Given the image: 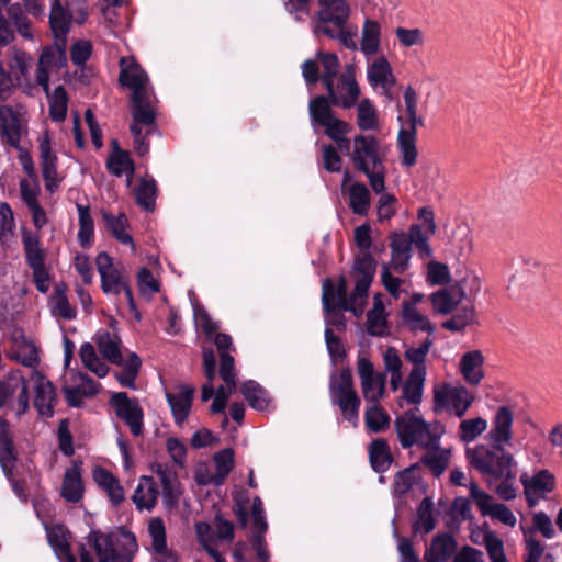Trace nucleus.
<instances>
[{"label": "nucleus", "mask_w": 562, "mask_h": 562, "mask_svg": "<svg viewBox=\"0 0 562 562\" xmlns=\"http://www.w3.org/2000/svg\"><path fill=\"white\" fill-rule=\"evenodd\" d=\"M80 380L82 384L76 387L64 386L63 391L65 394L66 402L71 407H78L81 405L83 397L94 396L99 392V384L94 382L92 378L87 374L80 373Z\"/></svg>", "instance_id": "e433bc0d"}, {"label": "nucleus", "mask_w": 562, "mask_h": 562, "mask_svg": "<svg viewBox=\"0 0 562 562\" xmlns=\"http://www.w3.org/2000/svg\"><path fill=\"white\" fill-rule=\"evenodd\" d=\"M40 153L42 176L45 182V188L48 192L54 193L58 190L63 178L57 171V156L52 150L50 140L47 134H45L40 140Z\"/></svg>", "instance_id": "6ab92c4d"}, {"label": "nucleus", "mask_w": 562, "mask_h": 562, "mask_svg": "<svg viewBox=\"0 0 562 562\" xmlns=\"http://www.w3.org/2000/svg\"><path fill=\"white\" fill-rule=\"evenodd\" d=\"M432 344L434 340L427 337L418 347H408L405 350V358L414 364V368H426L425 359Z\"/></svg>", "instance_id": "338daca9"}, {"label": "nucleus", "mask_w": 562, "mask_h": 562, "mask_svg": "<svg viewBox=\"0 0 562 562\" xmlns=\"http://www.w3.org/2000/svg\"><path fill=\"white\" fill-rule=\"evenodd\" d=\"M112 145L115 150L109 156L106 161L108 170L116 177H121L123 173L126 175L127 186L132 183V179L135 172V165L130 154L119 148L117 142L112 140Z\"/></svg>", "instance_id": "c756f323"}, {"label": "nucleus", "mask_w": 562, "mask_h": 562, "mask_svg": "<svg viewBox=\"0 0 562 562\" xmlns=\"http://www.w3.org/2000/svg\"><path fill=\"white\" fill-rule=\"evenodd\" d=\"M426 379V368H413L403 386V397L411 404H419Z\"/></svg>", "instance_id": "c03bdc74"}, {"label": "nucleus", "mask_w": 562, "mask_h": 562, "mask_svg": "<svg viewBox=\"0 0 562 562\" xmlns=\"http://www.w3.org/2000/svg\"><path fill=\"white\" fill-rule=\"evenodd\" d=\"M40 192L38 178L22 179L20 181L21 199L27 207L38 203Z\"/></svg>", "instance_id": "69168bd1"}, {"label": "nucleus", "mask_w": 562, "mask_h": 562, "mask_svg": "<svg viewBox=\"0 0 562 562\" xmlns=\"http://www.w3.org/2000/svg\"><path fill=\"white\" fill-rule=\"evenodd\" d=\"M87 541L92 546L97 557H124L117 552L114 546L113 536L103 533L100 530H91L87 536Z\"/></svg>", "instance_id": "49530a36"}, {"label": "nucleus", "mask_w": 562, "mask_h": 562, "mask_svg": "<svg viewBox=\"0 0 562 562\" xmlns=\"http://www.w3.org/2000/svg\"><path fill=\"white\" fill-rule=\"evenodd\" d=\"M484 357L480 350L465 352L460 360V371L471 385H477L484 378Z\"/></svg>", "instance_id": "7c9ffc66"}, {"label": "nucleus", "mask_w": 562, "mask_h": 562, "mask_svg": "<svg viewBox=\"0 0 562 562\" xmlns=\"http://www.w3.org/2000/svg\"><path fill=\"white\" fill-rule=\"evenodd\" d=\"M380 42L381 25L376 21L366 19L360 43L361 52L367 56L376 54L380 48Z\"/></svg>", "instance_id": "a18cd8bd"}, {"label": "nucleus", "mask_w": 562, "mask_h": 562, "mask_svg": "<svg viewBox=\"0 0 562 562\" xmlns=\"http://www.w3.org/2000/svg\"><path fill=\"white\" fill-rule=\"evenodd\" d=\"M475 310L473 306L462 307L450 319L442 323V327L450 331H461L468 325L475 322Z\"/></svg>", "instance_id": "052dcab7"}, {"label": "nucleus", "mask_w": 562, "mask_h": 562, "mask_svg": "<svg viewBox=\"0 0 562 562\" xmlns=\"http://www.w3.org/2000/svg\"><path fill=\"white\" fill-rule=\"evenodd\" d=\"M321 10L317 12L318 22L314 26L316 35L337 38L349 49H357L355 34L345 29L350 15V8L345 0H317Z\"/></svg>", "instance_id": "39448f33"}, {"label": "nucleus", "mask_w": 562, "mask_h": 562, "mask_svg": "<svg viewBox=\"0 0 562 562\" xmlns=\"http://www.w3.org/2000/svg\"><path fill=\"white\" fill-rule=\"evenodd\" d=\"M487 428V422L482 417L464 419L459 426L460 439L468 443L476 439Z\"/></svg>", "instance_id": "bf43d9fd"}, {"label": "nucleus", "mask_w": 562, "mask_h": 562, "mask_svg": "<svg viewBox=\"0 0 562 562\" xmlns=\"http://www.w3.org/2000/svg\"><path fill=\"white\" fill-rule=\"evenodd\" d=\"M457 551L456 539L447 532L436 535L426 548L425 562H447Z\"/></svg>", "instance_id": "b1692460"}, {"label": "nucleus", "mask_w": 562, "mask_h": 562, "mask_svg": "<svg viewBox=\"0 0 562 562\" xmlns=\"http://www.w3.org/2000/svg\"><path fill=\"white\" fill-rule=\"evenodd\" d=\"M158 195V187L154 178L143 177L138 187L135 189L136 204L146 212L155 210V202Z\"/></svg>", "instance_id": "37998d69"}, {"label": "nucleus", "mask_w": 562, "mask_h": 562, "mask_svg": "<svg viewBox=\"0 0 562 562\" xmlns=\"http://www.w3.org/2000/svg\"><path fill=\"white\" fill-rule=\"evenodd\" d=\"M465 453L470 464L485 477L488 484L499 476L516 479V462L502 443L480 445L473 449L468 448Z\"/></svg>", "instance_id": "20e7f679"}, {"label": "nucleus", "mask_w": 562, "mask_h": 562, "mask_svg": "<svg viewBox=\"0 0 562 562\" xmlns=\"http://www.w3.org/2000/svg\"><path fill=\"white\" fill-rule=\"evenodd\" d=\"M422 449L425 452L420 457V463L426 467L435 477L441 476L449 464L450 451L441 447L440 440H437V443L431 447Z\"/></svg>", "instance_id": "bb28decb"}, {"label": "nucleus", "mask_w": 562, "mask_h": 562, "mask_svg": "<svg viewBox=\"0 0 562 562\" xmlns=\"http://www.w3.org/2000/svg\"><path fill=\"white\" fill-rule=\"evenodd\" d=\"M368 331L374 336H382L386 331V316L383 304L375 299L374 307L368 312Z\"/></svg>", "instance_id": "13d9d810"}, {"label": "nucleus", "mask_w": 562, "mask_h": 562, "mask_svg": "<svg viewBox=\"0 0 562 562\" xmlns=\"http://www.w3.org/2000/svg\"><path fill=\"white\" fill-rule=\"evenodd\" d=\"M194 387L182 384L178 393L166 392V398L170 405L175 422L181 425L188 417L194 395Z\"/></svg>", "instance_id": "393cba45"}, {"label": "nucleus", "mask_w": 562, "mask_h": 562, "mask_svg": "<svg viewBox=\"0 0 562 562\" xmlns=\"http://www.w3.org/2000/svg\"><path fill=\"white\" fill-rule=\"evenodd\" d=\"M357 125L361 131H375L379 128L376 109L369 99H363L358 103Z\"/></svg>", "instance_id": "603ef678"}, {"label": "nucleus", "mask_w": 562, "mask_h": 562, "mask_svg": "<svg viewBox=\"0 0 562 562\" xmlns=\"http://www.w3.org/2000/svg\"><path fill=\"white\" fill-rule=\"evenodd\" d=\"M81 465L82 462L74 461L64 474L60 495L69 503H79L83 497Z\"/></svg>", "instance_id": "4be33fe9"}, {"label": "nucleus", "mask_w": 562, "mask_h": 562, "mask_svg": "<svg viewBox=\"0 0 562 562\" xmlns=\"http://www.w3.org/2000/svg\"><path fill=\"white\" fill-rule=\"evenodd\" d=\"M0 134L2 143L19 148L21 140V121L10 108L0 109Z\"/></svg>", "instance_id": "a878e982"}, {"label": "nucleus", "mask_w": 562, "mask_h": 562, "mask_svg": "<svg viewBox=\"0 0 562 562\" xmlns=\"http://www.w3.org/2000/svg\"><path fill=\"white\" fill-rule=\"evenodd\" d=\"M416 134L417 130L413 127H402L398 132L397 144L402 155V164L406 167H412L416 164Z\"/></svg>", "instance_id": "a19ab883"}, {"label": "nucleus", "mask_w": 562, "mask_h": 562, "mask_svg": "<svg viewBox=\"0 0 562 562\" xmlns=\"http://www.w3.org/2000/svg\"><path fill=\"white\" fill-rule=\"evenodd\" d=\"M513 412L507 406H501L493 419V428L488 432L492 442L508 443L513 437Z\"/></svg>", "instance_id": "cd10ccee"}, {"label": "nucleus", "mask_w": 562, "mask_h": 562, "mask_svg": "<svg viewBox=\"0 0 562 562\" xmlns=\"http://www.w3.org/2000/svg\"><path fill=\"white\" fill-rule=\"evenodd\" d=\"M72 20L71 12L60 0H53L50 5L49 24L55 40H66Z\"/></svg>", "instance_id": "473e14b6"}, {"label": "nucleus", "mask_w": 562, "mask_h": 562, "mask_svg": "<svg viewBox=\"0 0 562 562\" xmlns=\"http://www.w3.org/2000/svg\"><path fill=\"white\" fill-rule=\"evenodd\" d=\"M30 408L27 382L20 370H11L0 379V409H7L16 418Z\"/></svg>", "instance_id": "0eeeda50"}, {"label": "nucleus", "mask_w": 562, "mask_h": 562, "mask_svg": "<svg viewBox=\"0 0 562 562\" xmlns=\"http://www.w3.org/2000/svg\"><path fill=\"white\" fill-rule=\"evenodd\" d=\"M148 532L151 538L154 551H164L167 547L166 529L162 519L153 518L148 525Z\"/></svg>", "instance_id": "774afa93"}, {"label": "nucleus", "mask_w": 562, "mask_h": 562, "mask_svg": "<svg viewBox=\"0 0 562 562\" xmlns=\"http://www.w3.org/2000/svg\"><path fill=\"white\" fill-rule=\"evenodd\" d=\"M50 308L54 316L63 319H74L76 317V308L70 305L67 294L66 286L64 284H57L54 289V294L50 300Z\"/></svg>", "instance_id": "09e8293b"}, {"label": "nucleus", "mask_w": 562, "mask_h": 562, "mask_svg": "<svg viewBox=\"0 0 562 562\" xmlns=\"http://www.w3.org/2000/svg\"><path fill=\"white\" fill-rule=\"evenodd\" d=\"M21 238L25 260L32 270L36 289L41 293H46L49 288V274L45 267L46 251L42 246L41 237L36 233L24 228Z\"/></svg>", "instance_id": "1a4fd4ad"}, {"label": "nucleus", "mask_w": 562, "mask_h": 562, "mask_svg": "<svg viewBox=\"0 0 562 562\" xmlns=\"http://www.w3.org/2000/svg\"><path fill=\"white\" fill-rule=\"evenodd\" d=\"M368 80L372 86L390 90L394 85L392 69L385 57L376 58L368 68Z\"/></svg>", "instance_id": "79ce46f5"}, {"label": "nucleus", "mask_w": 562, "mask_h": 562, "mask_svg": "<svg viewBox=\"0 0 562 562\" xmlns=\"http://www.w3.org/2000/svg\"><path fill=\"white\" fill-rule=\"evenodd\" d=\"M376 262L369 252L358 256L353 265L356 285L353 296H368L375 273Z\"/></svg>", "instance_id": "412c9836"}, {"label": "nucleus", "mask_w": 562, "mask_h": 562, "mask_svg": "<svg viewBox=\"0 0 562 562\" xmlns=\"http://www.w3.org/2000/svg\"><path fill=\"white\" fill-rule=\"evenodd\" d=\"M308 113L312 123L323 127L324 133L330 139L347 135L351 130L349 123L335 115L329 100L325 95H316L310 100Z\"/></svg>", "instance_id": "9d476101"}, {"label": "nucleus", "mask_w": 562, "mask_h": 562, "mask_svg": "<svg viewBox=\"0 0 562 562\" xmlns=\"http://www.w3.org/2000/svg\"><path fill=\"white\" fill-rule=\"evenodd\" d=\"M158 494L154 479L142 476L132 498L138 509H151L156 505Z\"/></svg>", "instance_id": "c9c22d12"}, {"label": "nucleus", "mask_w": 562, "mask_h": 562, "mask_svg": "<svg viewBox=\"0 0 562 562\" xmlns=\"http://www.w3.org/2000/svg\"><path fill=\"white\" fill-rule=\"evenodd\" d=\"M474 398V394L464 386L446 387L434 395L436 405L447 406L459 418L464 416Z\"/></svg>", "instance_id": "f3484780"}, {"label": "nucleus", "mask_w": 562, "mask_h": 562, "mask_svg": "<svg viewBox=\"0 0 562 562\" xmlns=\"http://www.w3.org/2000/svg\"><path fill=\"white\" fill-rule=\"evenodd\" d=\"M49 97V115L53 121L61 122L67 114L68 97L65 88L58 86Z\"/></svg>", "instance_id": "6e6d98bb"}, {"label": "nucleus", "mask_w": 562, "mask_h": 562, "mask_svg": "<svg viewBox=\"0 0 562 562\" xmlns=\"http://www.w3.org/2000/svg\"><path fill=\"white\" fill-rule=\"evenodd\" d=\"M102 218L110 234L121 244L131 245L133 251H135L133 238L131 234L126 232V228L128 226L126 215L124 213L114 215L110 212L103 211Z\"/></svg>", "instance_id": "f704fd0d"}, {"label": "nucleus", "mask_w": 562, "mask_h": 562, "mask_svg": "<svg viewBox=\"0 0 562 562\" xmlns=\"http://www.w3.org/2000/svg\"><path fill=\"white\" fill-rule=\"evenodd\" d=\"M417 468L418 463L413 464L412 467L395 474L393 482L394 496L402 497L411 491L414 484L413 471Z\"/></svg>", "instance_id": "680f3d73"}, {"label": "nucleus", "mask_w": 562, "mask_h": 562, "mask_svg": "<svg viewBox=\"0 0 562 562\" xmlns=\"http://www.w3.org/2000/svg\"><path fill=\"white\" fill-rule=\"evenodd\" d=\"M95 265L101 277L102 291L106 294H120L127 281L119 269L113 267L112 258L106 252H100L95 258Z\"/></svg>", "instance_id": "aec40b11"}, {"label": "nucleus", "mask_w": 562, "mask_h": 562, "mask_svg": "<svg viewBox=\"0 0 562 562\" xmlns=\"http://www.w3.org/2000/svg\"><path fill=\"white\" fill-rule=\"evenodd\" d=\"M370 464L378 473H384L393 462V456L387 441L378 438L371 441L368 448Z\"/></svg>", "instance_id": "72a5a7b5"}, {"label": "nucleus", "mask_w": 562, "mask_h": 562, "mask_svg": "<svg viewBox=\"0 0 562 562\" xmlns=\"http://www.w3.org/2000/svg\"><path fill=\"white\" fill-rule=\"evenodd\" d=\"M364 424L372 434H380L389 429L391 417L387 412L379 405H370L364 412Z\"/></svg>", "instance_id": "de8ad7c7"}, {"label": "nucleus", "mask_w": 562, "mask_h": 562, "mask_svg": "<svg viewBox=\"0 0 562 562\" xmlns=\"http://www.w3.org/2000/svg\"><path fill=\"white\" fill-rule=\"evenodd\" d=\"M110 404L135 437L143 434L144 412L137 398L130 397L125 392H116L111 395Z\"/></svg>", "instance_id": "ddd939ff"}, {"label": "nucleus", "mask_w": 562, "mask_h": 562, "mask_svg": "<svg viewBox=\"0 0 562 562\" xmlns=\"http://www.w3.org/2000/svg\"><path fill=\"white\" fill-rule=\"evenodd\" d=\"M31 381L34 383V406L43 417H52L57 403L56 393L52 382L37 370L31 372Z\"/></svg>", "instance_id": "a211bd4d"}, {"label": "nucleus", "mask_w": 562, "mask_h": 562, "mask_svg": "<svg viewBox=\"0 0 562 562\" xmlns=\"http://www.w3.org/2000/svg\"><path fill=\"white\" fill-rule=\"evenodd\" d=\"M325 95L330 103V106H339L342 109H350L356 105L360 95V88L355 77L349 74H341L338 82L330 80V90H326Z\"/></svg>", "instance_id": "2eb2a0df"}, {"label": "nucleus", "mask_w": 562, "mask_h": 562, "mask_svg": "<svg viewBox=\"0 0 562 562\" xmlns=\"http://www.w3.org/2000/svg\"><path fill=\"white\" fill-rule=\"evenodd\" d=\"M403 99L405 103V117L402 127H413L417 130L418 126L424 125V120L422 116L417 115L418 95L416 90L412 86L406 87Z\"/></svg>", "instance_id": "8fccbe9b"}, {"label": "nucleus", "mask_w": 562, "mask_h": 562, "mask_svg": "<svg viewBox=\"0 0 562 562\" xmlns=\"http://www.w3.org/2000/svg\"><path fill=\"white\" fill-rule=\"evenodd\" d=\"M317 59L322 65L323 74L321 80L326 90H330V80H335L338 74L339 60L335 54L331 53H317Z\"/></svg>", "instance_id": "4d7b16f0"}, {"label": "nucleus", "mask_w": 562, "mask_h": 562, "mask_svg": "<svg viewBox=\"0 0 562 562\" xmlns=\"http://www.w3.org/2000/svg\"><path fill=\"white\" fill-rule=\"evenodd\" d=\"M520 482L524 485L528 504L531 507L535 506V502L531 501L530 497L531 494L544 495L546 493L552 492L555 486V477L548 470H539L532 477H529L527 474H522Z\"/></svg>", "instance_id": "5701e85b"}, {"label": "nucleus", "mask_w": 562, "mask_h": 562, "mask_svg": "<svg viewBox=\"0 0 562 562\" xmlns=\"http://www.w3.org/2000/svg\"><path fill=\"white\" fill-rule=\"evenodd\" d=\"M216 467V484H220L233 470L234 451L232 449H223L214 456Z\"/></svg>", "instance_id": "0e129e2a"}, {"label": "nucleus", "mask_w": 562, "mask_h": 562, "mask_svg": "<svg viewBox=\"0 0 562 562\" xmlns=\"http://www.w3.org/2000/svg\"><path fill=\"white\" fill-rule=\"evenodd\" d=\"M79 356L85 367L99 378H104L108 374L109 367L99 359L94 347L90 342L81 345Z\"/></svg>", "instance_id": "864d4df0"}, {"label": "nucleus", "mask_w": 562, "mask_h": 562, "mask_svg": "<svg viewBox=\"0 0 562 562\" xmlns=\"http://www.w3.org/2000/svg\"><path fill=\"white\" fill-rule=\"evenodd\" d=\"M430 235L431 234H429L427 229H423L422 225L413 224L409 228L408 235H405V239L409 243L411 249L413 245L415 246L422 258L431 257L432 251L428 244Z\"/></svg>", "instance_id": "5fc2aeb1"}, {"label": "nucleus", "mask_w": 562, "mask_h": 562, "mask_svg": "<svg viewBox=\"0 0 562 562\" xmlns=\"http://www.w3.org/2000/svg\"><path fill=\"white\" fill-rule=\"evenodd\" d=\"M329 394L331 403L339 407L344 418L357 426L361 401L355 390L349 368L341 369L338 374H331Z\"/></svg>", "instance_id": "423d86ee"}, {"label": "nucleus", "mask_w": 562, "mask_h": 562, "mask_svg": "<svg viewBox=\"0 0 562 562\" xmlns=\"http://www.w3.org/2000/svg\"><path fill=\"white\" fill-rule=\"evenodd\" d=\"M391 261L389 268L398 274H403L409 268L412 249L405 235H396L391 240Z\"/></svg>", "instance_id": "c85d7f7f"}, {"label": "nucleus", "mask_w": 562, "mask_h": 562, "mask_svg": "<svg viewBox=\"0 0 562 562\" xmlns=\"http://www.w3.org/2000/svg\"><path fill=\"white\" fill-rule=\"evenodd\" d=\"M347 193L351 211L357 215H367L371 204L370 191L367 186L362 182H355L349 186Z\"/></svg>", "instance_id": "ea45409f"}, {"label": "nucleus", "mask_w": 562, "mask_h": 562, "mask_svg": "<svg viewBox=\"0 0 562 562\" xmlns=\"http://www.w3.org/2000/svg\"><path fill=\"white\" fill-rule=\"evenodd\" d=\"M151 470L157 474L161 485V495L165 506L167 508L177 507L182 493L177 471L171 465L160 462L154 463Z\"/></svg>", "instance_id": "dca6fc26"}, {"label": "nucleus", "mask_w": 562, "mask_h": 562, "mask_svg": "<svg viewBox=\"0 0 562 562\" xmlns=\"http://www.w3.org/2000/svg\"><path fill=\"white\" fill-rule=\"evenodd\" d=\"M357 371L361 381L363 398L370 405H379L385 394L386 373L375 372L372 362L367 357H359Z\"/></svg>", "instance_id": "f8f14e48"}, {"label": "nucleus", "mask_w": 562, "mask_h": 562, "mask_svg": "<svg viewBox=\"0 0 562 562\" xmlns=\"http://www.w3.org/2000/svg\"><path fill=\"white\" fill-rule=\"evenodd\" d=\"M119 82L131 90L130 112L135 153L143 157L149 150L147 137L156 131V97L150 87L149 78L142 66L131 57L120 59Z\"/></svg>", "instance_id": "f257e3e1"}, {"label": "nucleus", "mask_w": 562, "mask_h": 562, "mask_svg": "<svg viewBox=\"0 0 562 562\" xmlns=\"http://www.w3.org/2000/svg\"><path fill=\"white\" fill-rule=\"evenodd\" d=\"M385 159L386 149L376 137L364 134L355 136L350 160L356 170L368 178L371 189L376 194H381L385 190Z\"/></svg>", "instance_id": "f03ea898"}, {"label": "nucleus", "mask_w": 562, "mask_h": 562, "mask_svg": "<svg viewBox=\"0 0 562 562\" xmlns=\"http://www.w3.org/2000/svg\"><path fill=\"white\" fill-rule=\"evenodd\" d=\"M402 321L412 331H425L429 335L435 331V326L431 324L429 318L413 306V304L404 301L402 304Z\"/></svg>", "instance_id": "4c0bfd02"}, {"label": "nucleus", "mask_w": 562, "mask_h": 562, "mask_svg": "<svg viewBox=\"0 0 562 562\" xmlns=\"http://www.w3.org/2000/svg\"><path fill=\"white\" fill-rule=\"evenodd\" d=\"M462 283L468 286V293L461 285H457L449 291L440 290L431 295L434 308L438 313L449 314L463 297L473 301L481 291V281L474 274L463 278Z\"/></svg>", "instance_id": "9b49d317"}, {"label": "nucleus", "mask_w": 562, "mask_h": 562, "mask_svg": "<svg viewBox=\"0 0 562 562\" xmlns=\"http://www.w3.org/2000/svg\"><path fill=\"white\" fill-rule=\"evenodd\" d=\"M79 215L78 241L81 247L89 248L94 235V223L88 205L77 204Z\"/></svg>", "instance_id": "3c124183"}, {"label": "nucleus", "mask_w": 562, "mask_h": 562, "mask_svg": "<svg viewBox=\"0 0 562 562\" xmlns=\"http://www.w3.org/2000/svg\"><path fill=\"white\" fill-rule=\"evenodd\" d=\"M417 412V408L404 412L394 420V429L403 449L431 447L445 434V427L439 422L427 423Z\"/></svg>", "instance_id": "7ed1b4c3"}, {"label": "nucleus", "mask_w": 562, "mask_h": 562, "mask_svg": "<svg viewBox=\"0 0 562 562\" xmlns=\"http://www.w3.org/2000/svg\"><path fill=\"white\" fill-rule=\"evenodd\" d=\"M95 342L99 352L104 359L113 364H122L121 339L117 335L106 330L99 331L95 335Z\"/></svg>", "instance_id": "2f4dec72"}, {"label": "nucleus", "mask_w": 562, "mask_h": 562, "mask_svg": "<svg viewBox=\"0 0 562 562\" xmlns=\"http://www.w3.org/2000/svg\"><path fill=\"white\" fill-rule=\"evenodd\" d=\"M322 290V302L326 313L338 308L339 311H350L356 316L362 314L368 296H353V291L348 296V282L345 276L338 278L336 286L329 278L325 279Z\"/></svg>", "instance_id": "6e6552de"}, {"label": "nucleus", "mask_w": 562, "mask_h": 562, "mask_svg": "<svg viewBox=\"0 0 562 562\" xmlns=\"http://www.w3.org/2000/svg\"><path fill=\"white\" fill-rule=\"evenodd\" d=\"M240 392L249 406L257 411H267L271 404L268 392L256 381L249 380L241 384Z\"/></svg>", "instance_id": "58836bf2"}, {"label": "nucleus", "mask_w": 562, "mask_h": 562, "mask_svg": "<svg viewBox=\"0 0 562 562\" xmlns=\"http://www.w3.org/2000/svg\"><path fill=\"white\" fill-rule=\"evenodd\" d=\"M483 543L491 562H508L504 552V542L494 532H486Z\"/></svg>", "instance_id": "e2e57ef3"}, {"label": "nucleus", "mask_w": 562, "mask_h": 562, "mask_svg": "<svg viewBox=\"0 0 562 562\" xmlns=\"http://www.w3.org/2000/svg\"><path fill=\"white\" fill-rule=\"evenodd\" d=\"M66 40H56L55 45L45 47L38 59L36 69V82L48 94L49 68L61 69L67 64Z\"/></svg>", "instance_id": "4468645a"}]
</instances>
